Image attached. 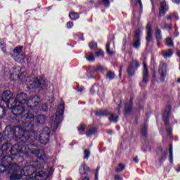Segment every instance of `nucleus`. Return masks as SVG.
Returning a JSON list of instances; mask_svg holds the SVG:
<instances>
[{
    "instance_id": "1",
    "label": "nucleus",
    "mask_w": 180,
    "mask_h": 180,
    "mask_svg": "<svg viewBox=\"0 0 180 180\" xmlns=\"http://www.w3.org/2000/svg\"><path fill=\"white\" fill-rule=\"evenodd\" d=\"M8 109L12 110L14 116H17V120L20 127H8L5 129L4 134L8 136L7 140L13 137L14 140H20L22 143H30L36 141L39 133L34 131H29L34 127L33 120L34 115L33 114V108H27L22 105H18V103L11 104Z\"/></svg>"
},
{
    "instance_id": "2",
    "label": "nucleus",
    "mask_w": 180,
    "mask_h": 180,
    "mask_svg": "<svg viewBox=\"0 0 180 180\" xmlns=\"http://www.w3.org/2000/svg\"><path fill=\"white\" fill-rule=\"evenodd\" d=\"M13 158L11 155H6L1 159V164L0 165V174L8 171L11 174L12 179H20L22 176H25L22 179H34L33 174L36 172L34 167L31 165L25 166L21 170L19 165L12 163Z\"/></svg>"
},
{
    "instance_id": "3",
    "label": "nucleus",
    "mask_w": 180,
    "mask_h": 180,
    "mask_svg": "<svg viewBox=\"0 0 180 180\" xmlns=\"http://www.w3.org/2000/svg\"><path fill=\"white\" fill-rule=\"evenodd\" d=\"M65 109V103H64V101L61 100L56 113L51 117L50 126L53 131L57 130L60 123L63 122V119H64Z\"/></svg>"
},
{
    "instance_id": "4",
    "label": "nucleus",
    "mask_w": 180,
    "mask_h": 180,
    "mask_svg": "<svg viewBox=\"0 0 180 180\" xmlns=\"http://www.w3.org/2000/svg\"><path fill=\"white\" fill-rule=\"evenodd\" d=\"M16 101V103H27V108L30 109H32V108H36L39 103H40V97L39 96H34L32 97L30 99L27 101V94L21 93L20 94H18L16 96V98H14Z\"/></svg>"
},
{
    "instance_id": "5",
    "label": "nucleus",
    "mask_w": 180,
    "mask_h": 180,
    "mask_svg": "<svg viewBox=\"0 0 180 180\" xmlns=\"http://www.w3.org/2000/svg\"><path fill=\"white\" fill-rule=\"evenodd\" d=\"M21 147V154H34L39 158V160H44L46 158V154L44 152L40 149L33 148V147H36V145L34 143L27 145L26 143L20 144Z\"/></svg>"
},
{
    "instance_id": "6",
    "label": "nucleus",
    "mask_w": 180,
    "mask_h": 180,
    "mask_svg": "<svg viewBox=\"0 0 180 180\" xmlns=\"http://www.w3.org/2000/svg\"><path fill=\"white\" fill-rule=\"evenodd\" d=\"M25 84L31 86V88H41L44 89L47 86V80L44 77L35 79H33V77H27Z\"/></svg>"
},
{
    "instance_id": "7",
    "label": "nucleus",
    "mask_w": 180,
    "mask_h": 180,
    "mask_svg": "<svg viewBox=\"0 0 180 180\" xmlns=\"http://www.w3.org/2000/svg\"><path fill=\"white\" fill-rule=\"evenodd\" d=\"M39 140L41 144H47L50 141V128L44 127L39 134Z\"/></svg>"
},
{
    "instance_id": "8",
    "label": "nucleus",
    "mask_w": 180,
    "mask_h": 180,
    "mask_svg": "<svg viewBox=\"0 0 180 180\" xmlns=\"http://www.w3.org/2000/svg\"><path fill=\"white\" fill-rule=\"evenodd\" d=\"M1 99L3 102L6 103L7 108H10V105H13V103H16V99L12 97V94L9 91H6L3 93Z\"/></svg>"
},
{
    "instance_id": "9",
    "label": "nucleus",
    "mask_w": 180,
    "mask_h": 180,
    "mask_svg": "<svg viewBox=\"0 0 180 180\" xmlns=\"http://www.w3.org/2000/svg\"><path fill=\"white\" fill-rule=\"evenodd\" d=\"M109 115H110V117L108 118L110 122L117 123L119 117L115 115L114 113H112L110 111L106 110L96 112V115L98 116L99 117H102L103 116H109Z\"/></svg>"
},
{
    "instance_id": "10",
    "label": "nucleus",
    "mask_w": 180,
    "mask_h": 180,
    "mask_svg": "<svg viewBox=\"0 0 180 180\" xmlns=\"http://www.w3.org/2000/svg\"><path fill=\"white\" fill-rule=\"evenodd\" d=\"M159 74L160 75L161 82L165 81V77H167V63L162 62L159 66Z\"/></svg>"
},
{
    "instance_id": "11",
    "label": "nucleus",
    "mask_w": 180,
    "mask_h": 180,
    "mask_svg": "<svg viewBox=\"0 0 180 180\" xmlns=\"http://www.w3.org/2000/svg\"><path fill=\"white\" fill-rule=\"evenodd\" d=\"M140 67V64L136 60H132L131 63L129 65L127 72L128 75L131 76L134 75L135 71Z\"/></svg>"
},
{
    "instance_id": "12",
    "label": "nucleus",
    "mask_w": 180,
    "mask_h": 180,
    "mask_svg": "<svg viewBox=\"0 0 180 180\" xmlns=\"http://www.w3.org/2000/svg\"><path fill=\"white\" fill-rule=\"evenodd\" d=\"M171 115V106L167 105L163 113V121L165 126H169V116Z\"/></svg>"
},
{
    "instance_id": "13",
    "label": "nucleus",
    "mask_w": 180,
    "mask_h": 180,
    "mask_svg": "<svg viewBox=\"0 0 180 180\" xmlns=\"http://www.w3.org/2000/svg\"><path fill=\"white\" fill-rule=\"evenodd\" d=\"M12 57L15 60V61L20 63L21 64H25V63H26V60H27V56H26V55L23 53L13 54Z\"/></svg>"
},
{
    "instance_id": "14",
    "label": "nucleus",
    "mask_w": 180,
    "mask_h": 180,
    "mask_svg": "<svg viewBox=\"0 0 180 180\" xmlns=\"http://www.w3.org/2000/svg\"><path fill=\"white\" fill-rule=\"evenodd\" d=\"M149 77H150V74L148 72V66H147L146 63H143L142 84H148Z\"/></svg>"
},
{
    "instance_id": "15",
    "label": "nucleus",
    "mask_w": 180,
    "mask_h": 180,
    "mask_svg": "<svg viewBox=\"0 0 180 180\" xmlns=\"http://www.w3.org/2000/svg\"><path fill=\"white\" fill-rule=\"evenodd\" d=\"M10 154L12 155H18V154H22L20 143H17L11 146L10 149Z\"/></svg>"
},
{
    "instance_id": "16",
    "label": "nucleus",
    "mask_w": 180,
    "mask_h": 180,
    "mask_svg": "<svg viewBox=\"0 0 180 180\" xmlns=\"http://www.w3.org/2000/svg\"><path fill=\"white\" fill-rule=\"evenodd\" d=\"M20 68H15L13 69V72L11 73V79L12 81H18L20 78Z\"/></svg>"
},
{
    "instance_id": "17",
    "label": "nucleus",
    "mask_w": 180,
    "mask_h": 180,
    "mask_svg": "<svg viewBox=\"0 0 180 180\" xmlns=\"http://www.w3.org/2000/svg\"><path fill=\"white\" fill-rule=\"evenodd\" d=\"M140 30H136L134 34V41L133 44L134 49H139L140 47Z\"/></svg>"
},
{
    "instance_id": "18",
    "label": "nucleus",
    "mask_w": 180,
    "mask_h": 180,
    "mask_svg": "<svg viewBox=\"0 0 180 180\" xmlns=\"http://www.w3.org/2000/svg\"><path fill=\"white\" fill-rule=\"evenodd\" d=\"M151 24L148 23L146 26V41L147 43H150L151 40H153V29H152Z\"/></svg>"
},
{
    "instance_id": "19",
    "label": "nucleus",
    "mask_w": 180,
    "mask_h": 180,
    "mask_svg": "<svg viewBox=\"0 0 180 180\" xmlns=\"http://www.w3.org/2000/svg\"><path fill=\"white\" fill-rule=\"evenodd\" d=\"M89 171V167H88L85 163H82L79 169L80 175H86Z\"/></svg>"
},
{
    "instance_id": "20",
    "label": "nucleus",
    "mask_w": 180,
    "mask_h": 180,
    "mask_svg": "<svg viewBox=\"0 0 180 180\" xmlns=\"http://www.w3.org/2000/svg\"><path fill=\"white\" fill-rule=\"evenodd\" d=\"M11 147L12 145H11V143H6L1 146V149L0 150H1L2 153H4L5 155H6V154H11Z\"/></svg>"
},
{
    "instance_id": "21",
    "label": "nucleus",
    "mask_w": 180,
    "mask_h": 180,
    "mask_svg": "<svg viewBox=\"0 0 180 180\" xmlns=\"http://www.w3.org/2000/svg\"><path fill=\"white\" fill-rule=\"evenodd\" d=\"M32 113L34 115V119H36L37 122L39 124H44V123L46 122V117L44 115H38L36 117V112L34 111V109L32 108Z\"/></svg>"
},
{
    "instance_id": "22",
    "label": "nucleus",
    "mask_w": 180,
    "mask_h": 180,
    "mask_svg": "<svg viewBox=\"0 0 180 180\" xmlns=\"http://www.w3.org/2000/svg\"><path fill=\"white\" fill-rule=\"evenodd\" d=\"M131 110H133V101H130V102L125 104V107H124L125 115H129V113H131Z\"/></svg>"
},
{
    "instance_id": "23",
    "label": "nucleus",
    "mask_w": 180,
    "mask_h": 180,
    "mask_svg": "<svg viewBox=\"0 0 180 180\" xmlns=\"http://www.w3.org/2000/svg\"><path fill=\"white\" fill-rule=\"evenodd\" d=\"M165 6H167V3L165 1H162L160 3V11L159 13V16H164L165 15V11H167Z\"/></svg>"
},
{
    "instance_id": "24",
    "label": "nucleus",
    "mask_w": 180,
    "mask_h": 180,
    "mask_svg": "<svg viewBox=\"0 0 180 180\" xmlns=\"http://www.w3.org/2000/svg\"><path fill=\"white\" fill-rule=\"evenodd\" d=\"M148 127L146 124L143 125V127L141 129V133L143 139H146V137H147L148 134Z\"/></svg>"
},
{
    "instance_id": "25",
    "label": "nucleus",
    "mask_w": 180,
    "mask_h": 180,
    "mask_svg": "<svg viewBox=\"0 0 180 180\" xmlns=\"http://www.w3.org/2000/svg\"><path fill=\"white\" fill-rule=\"evenodd\" d=\"M155 37H156V39H157V41L158 42H160L161 41V40L162 39V35H161V30L158 29V28H156L155 30Z\"/></svg>"
},
{
    "instance_id": "26",
    "label": "nucleus",
    "mask_w": 180,
    "mask_h": 180,
    "mask_svg": "<svg viewBox=\"0 0 180 180\" xmlns=\"http://www.w3.org/2000/svg\"><path fill=\"white\" fill-rule=\"evenodd\" d=\"M160 151H162V156L160 157L159 161L160 162V164L162 162H164V160H167V151H165L162 150V148H159Z\"/></svg>"
},
{
    "instance_id": "27",
    "label": "nucleus",
    "mask_w": 180,
    "mask_h": 180,
    "mask_svg": "<svg viewBox=\"0 0 180 180\" xmlns=\"http://www.w3.org/2000/svg\"><path fill=\"white\" fill-rule=\"evenodd\" d=\"M174 153L172 150V144L169 146V158L171 163L174 162Z\"/></svg>"
},
{
    "instance_id": "28",
    "label": "nucleus",
    "mask_w": 180,
    "mask_h": 180,
    "mask_svg": "<svg viewBox=\"0 0 180 180\" xmlns=\"http://www.w3.org/2000/svg\"><path fill=\"white\" fill-rule=\"evenodd\" d=\"M96 131H98V129H96V128H90L86 131V134L88 137H89L90 136H93V134H96Z\"/></svg>"
},
{
    "instance_id": "29",
    "label": "nucleus",
    "mask_w": 180,
    "mask_h": 180,
    "mask_svg": "<svg viewBox=\"0 0 180 180\" xmlns=\"http://www.w3.org/2000/svg\"><path fill=\"white\" fill-rule=\"evenodd\" d=\"M69 17L71 20H77V19H79V14L78 13L72 12L70 13Z\"/></svg>"
},
{
    "instance_id": "30",
    "label": "nucleus",
    "mask_w": 180,
    "mask_h": 180,
    "mask_svg": "<svg viewBox=\"0 0 180 180\" xmlns=\"http://www.w3.org/2000/svg\"><path fill=\"white\" fill-rule=\"evenodd\" d=\"M6 116V110L5 107L0 105V119H4Z\"/></svg>"
},
{
    "instance_id": "31",
    "label": "nucleus",
    "mask_w": 180,
    "mask_h": 180,
    "mask_svg": "<svg viewBox=\"0 0 180 180\" xmlns=\"http://www.w3.org/2000/svg\"><path fill=\"white\" fill-rule=\"evenodd\" d=\"M86 58L87 61H95V55L91 52H88Z\"/></svg>"
},
{
    "instance_id": "32",
    "label": "nucleus",
    "mask_w": 180,
    "mask_h": 180,
    "mask_svg": "<svg viewBox=\"0 0 180 180\" xmlns=\"http://www.w3.org/2000/svg\"><path fill=\"white\" fill-rule=\"evenodd\" d=\"M174 52H172V49H169L163 53V57H172Z\"/></svg>"
},
{
    "instance_id": "33",
    "label": "nucleus",
    "mask_w": 180,
    "mask_h": 180,
    "mask_svg": "<svg viewBox=\"0 0 180 180\" xmlns=\"http://www.w3.org/2000/svg\"><path fill=\"white\" fill-rule=\"evenodd\" d=\"M106 51L108 54H109L110 56H113V54H115V52H113L112 51H110V42H108L107 44Z\"/></svg>"
},
{
    "instance_id": "34",
    "label": "nucleus",
    "mask_w": 180,
    "mask_h": 180,
    "mask_svg": "<svg viewBox=\"0 0 180 180\" xmlns=\"http://www.w3.org/2000/svg\"><path fill=\"white\" fill-rule=\"evenodd\" d=\"M119 168L115 169L116 172H122V171L124 170V168H126V166H124L122 163L119 164Z\"/></svg>"
},
{
    "instance_id": "35",
    "label": "nucleus",
    "mask_w": 180,
    "mask_h": 180,
    "mask_svg": "<svg viewBox=\"0 0 180 180\" xmlns=\"http://www.w3.org/2000/svg\"><path fill=\"white\" fill-rule=\"evenodd\" d=\"M23 49V46H18L16 47L13 51H14V54H20V53H22V50Z\"/></svg>"
},
{
    "instance_id": "36",
    "label": "nucleus",
    "mask_w": 180,
    "mask_h": 180,
    "mask_svg": "<svg viewBox=\"0 0 180 180\" xmlns=\"http://www.w3.org/2000/svg\"><path fill=\"white\" fill-rule=\"evenodd\" d=\"M107 78L109 79H115V72L112 71H110L107 73Z\"/></svg>"
},
{
    "instance_id": "37",
    "label": "nucleus",
    "mask_w": 180,
    "mask_h": 180,
    "mask_svg": "<svg viewBox=\"0 0 180 180\" xmlns=\"http://www.w3.org/2000/svg\"><path fill=\"white\" fill-rule=\"evenodd\" d=\"M89 46L91 49V50H95V49H96L98 47V44H96V42L91 41L89 43Z\"/></svg>"
},
{
    "instance_id": "38",
    "label": "nucleus",
    "mask_w": 180,
    "mask_h": 180,
    "mask_svg": "<svg viewBox=\"0 0 180 180\" xmlns=\"http://www.w3.org/2000/svg\"><path fill=\"white\" fill-rule=\"evenodd\" d=\"M39 108L40 110H42V112H47V110L49 109V106L46 103L42 104Z\"/></svg>"
},
{
    "instance_id": "39",
    "label": "nucleus",
    "mask_w": 180,
    "mask_h": 180,
    "mask_svg": "<svg viewBox=\"0 0 180 180\" xmlns=\"http://www.w3.org/2000/svg\"><path fill=\"white\" fill-rule=\"evenodd\" d=\"M96 91H99V86L98 85H94L91 87L90 92H91V94H95V92H96Z\"/></svg>"
},
{
    "instance_id": "40",
    "label": "nucleus",
    "mask_w": 180,
    "mask_h": 180,
    "mask_svg": "<svg viewBox=\"0 0 180 180\" xmlns=\"http://www.w3.org/2000/svg\"><path fill=\"white\" fill-rule=\"evenodd\" d=\"M84 158L88 160V158H89L91 155V152L89 150H84Z\"/></svg>"
},
{
    "instance_id": "41",
    "label": "nucleus",
    "mask_w": 180,
    "mask_h": 180,
    "mask_svg": "<svg viewBox=\"0 0 180 180\" xmlns=\"http://www.w3.org/2000/svg\"><path fill=\"white\" fill-rule=\"evenodd\" d=\"M167 46H174V42H172V39L171 38H167L166 39Z\"/></svg>"
},
{
    "instance_id": "42",
    "label": "nucleus",
    "mask_w": 180,
    "mask_h": 180,
    "mask_svg": "<svg viewBox=\"0 0 180 180\" xmlns=\"http://www.w3.org/2000/svg\"><path fill=\"white\" fill-rule=\"evenodd\" d=\"M37 175L38 176H39L40 178H44V176H47V174H46V172H44L43 171L39 172Z\"/></svg>"
},
{
    "instance_id": "43",
    "label": "nucleus",
    "mask_w": 180,
    "mask_h": 180,
    "mask_svg": "<svg viewBox=\"0 0 180 180\" xmlns=\"http://www.w3.org/2000/svg\"><path fill=\"white\" fill-rule=\"evenodd\" d=\"M96 57H103V51L102 49H99L96 53Z\"/></svg>"
},
{
    "instance_id": "44",
    "label": "nucleus",
    "mask_w": 180,
    "mask_h": 180,
    "mask_svg": "<svg viewBox=\"0 0 180 180\" xmlns=\"http://www.w3.org/2000/svg\"><path fill=\"white\" fill-rule=\"evenodd\" d=\"M0 46H1V50H2V51L5 53V54H6V44H0Z\"/></svg>"
},
{
    "instance_id": "45",
    "label": "nucleus",
    "mask_w": 180,
    "mask_h": 180,
    "mask_svg": "<svg viewBox=\"0 0 180 180\" xmlns=\"http://www.w3.org/2000/svg\"><path fill=\"white\" fill-rule=\"evenodd\" d=\"M78 131H85V124H82L80 125V127H78Z\"/></svg>"
},
{
    "instance_id": "46",
    "label": "nucleus",
    "mask_w": 180,
    "mask_h": 180,
    "mask_svg": "<svg viewBox=\"0 0 180 180\" xmlns=\"http://www.w3.org/2000/svg\"><path fill=\"white\" fill-rule=\"evenodd\" d=\"M72 26H74V22H68L66 27L68 29H71V27H72Z\"/></svg>"
},
{
    "instance_id": "47",
    "label": "nucleus",
    "mask_w": 180,
    "mask_h": 180,
    "mask_svg": "<svg viewBox=\"0 0 180 180\" xmlns=\"http://www.w3.org/2000/svg\"><path fill=\"white\" fill-rule=\"evenodd\" d=\"M165 29H168L169 30H172V24H170V25L165 24Z\"/></svg>"
},
{
    "instance_id": "48",
    "label": "nucleus",
    "mask_w": 180,
    "mask_h": 180,
    "mask_svg": "<svg viewBox=\"0 0 180 180\" xmlns=\"http://www.w3.org/2000/svg\"><path fill=\"white\" fill-rule=\"evenodd\" d=\"M103 3L104 4L105 6L107 8L109 7L110 2L109 0H103Z\"/></svg>"
},
{
    "instance_id": "49",
    "label": "nucleus",
    "mask_w": 180,
    "mask_h": 180,
    "mask_svg": "<svg viewBox=\"0 0 180 180\" xmlns=\"http://www.w3.org/2000/svg\"><path fill=\"white\" fill-rule=\"evenodd\" d=\"M166 131H167V134H171L172 133V129H171V127H167L166 128Z\"/></svg>"
},
{
    "instance_id": "50",
    "label": "nucleus",
    "mask_w": 180,
    "mask_h": 180,
    "mask_svg": "<svg viewBox=\"0 0 180 180\" xmlns=\"http://www.w3.org/2000/svg\"><path fill=\"white\" fill-rule=\"evenodd\" d=\"M115 180H123V178H122V176L117 174L115 176Z\"/></svg>"
},
{
    "instance_id": "51",
    "label": "nucleus",
    "mask_w": 180,
    "mask_h": 180,
    "mask_svg": "<svg viewBox=\"0 0 180 180\" xmlns=\"http://www.w3.org/2000/svg\"><path fill=\"white\" fill-rule=\"evenodd\" d=\"M98 174H99V167H97L96 175H95V180H98Z\"/></svg>"
},
{
    "instance_id": "52",
    "label": "nucleus",
    "mask_w": 180,
    "mask_h": 180,
    "mask_svg": "<svg viewBox=\"0 0 180 180\" xmlns=\"http://www.w3.org/2000/svg\"><path fill=\"white\" fill-rule=\"evenodd\" d=\"M136 5L139 6V8H143V4H141V0H138Z\"/></svg>"
},
{
    "instance_id": "53",
    "label": "nucleus",
    "mask_w": 180,
    "mask_h": 180,
    "mask_svg": "<svg viewBox=\"0 0 180 180\" xmlns=\"http://www.w3.org/2000/svg\"><path fill=\"white\" fill-rule=\"evenodd\" d=\"M174 18V15L170 14L167 16V20H172Z\"/></svg>"
},
{
    "instance_id": "54",
    "label": "nucleus",
    "mask_w": 180,
    "mask_h": 180,
    "mask_svg": "<svg viewBox=\"0 0 180 180\" xmlns=\"http://www.w3.org/2000/svg\"><path fill=\"white\" fill-rule=\"evenodd\" d=\"M120 109H122V103L118 105V108H117L118 113H120Z\"/></svg>"
},
{
    "instance_id": "55",
    "label": "nucleus",
    "mask_w": 180,
    "mask_h": 180,
    "mask_svg": "<svg viewBox=\"0 0 180 180\" xmlns=\"http://www.w3.org/2000/svg\"><path fill=\"white\" fill-rule=\"evenodd\" d=\"M2 155L6 156L4 153L2 152V150L0 149V158L2 157Z\"/></svg>"
},
{
    "instance_id": "56",
    "label": "nucleus",
    "mask_w": 180,
    "mask_h": 180,
    "mask_svg": "<svg viewBox=\"0 0 180 180\" xmlns=\"http://www.w3.org/2000/svg\"><path fill=\"white\" fill-rule=\"evenodd\" d=\"M172 15H173V18H174V19H176V20H178V19H179L178 15H176V14H175V13H173Z\"/></svg>"
},
{
    "instance_id": "57",
    "label": "nucleus",
    "mask_w": 180,
    "mask_h": 180,
    "mask_svg": "<svg viewBox=\"0 0 180 180\" xmlns=\"http://www.w3.org/2000/svg\"><path fill=\"white\" fill-rule=\"evenodd\" d=\"M134 162H136V163L139 162V158H137V157L134 158Z\"/></svg>"
},
{
    "instance_id": "58",
    "label": "nucleus",
    "mask_w": 180,
    "mask_h": 180,
    "mask_svg": "<svg viewBox=\"0 0 180 180\" xmlns=\"http://www.w3.org/2000/svg\"><path fill=\"white\" fill-rule=\"evenodd\" d=\"M174 4H180V0H172Z\"/></svg>"
},
{
    "instance_id": "59",
    "label": "nucleus",
    "mask_w": 180,
    "mask_h": 180,
    "mask_svg": "<svg viewBox=\"0 0 180 180\" xmlns=\"http://www.w3.org/2000/svg\"><path fill=\"white\" fill-rule=\"evenodd\" d=\"M78 92H82V91H84L83 88H78L77 89Z\"/></svg>"
},
{
    "instance_id": "60",
    "label": "nucleus",
    "mask_w": 180,
    "mask_h": 180,
    "mask_svg": "<svg viewBox=\"0 0 180 180\" xmlns=\"http://www.w3.org/2000/svg\"><path fill=\"white\" fill-rule=\"evenodd\" d=\"M53 174V169H50L49 175H51Z\"/></svg>"
},
{
    "instance_id": "61",
    "label": "nucleus",
    "mask_w": 180,
    "mask_h": 180,
    "mask_svg": "<svg viewBox=\"0 0 180 180\" xmlns=\"http://www.w3.org/2000/svg\"><path fill=\"white\" fill-rule=\"evenodd\" d=\"M122 66L120 67V77H122Z\"/></svg>"
},
{
    "instance_id": "62",
    "label": "nucleus",
    "mask_w": 180,
    "mask_h": 180,
    "mask_svg": "<svg viewBox=\"0 0 180 180\" xmlns=\"http://www.w3.org/2000/svg\"><path fill=\"white\" fill-rule=\"evenodd\" d=\"M176 54H177L178 56L180 58V51H176Z\"/></svg>"
},
{
    "instance_id": "63",
    "label": "nucleus",
    "mask_w": 180,
    "mask_h": 180,
    "mask_svg": "<svg viewBox=\"0 0 180 180\" xmlns=\"http://www.w3.org/2000/svg\"><path fill=\"white\" fill-rule=\"evenodd\" d=\"M177 172H180V165L179 166V168L176 169Z\"/></svg>"
},
{
    "instance_id": "64",
    "label": "nucleus",
    "mask_w": 180,
    "mask_h": 180,
    "mask_svg": "<svg viewBox=\"0 0 180 180\" xmlns=\"http://www.w3.org/2000/svg\"><path fill=\"white\" fill-rule=\"evenodd\" d=\"M108 134H112V131L109 130L108 131Z\"/></svg>"
}]
</instances>
